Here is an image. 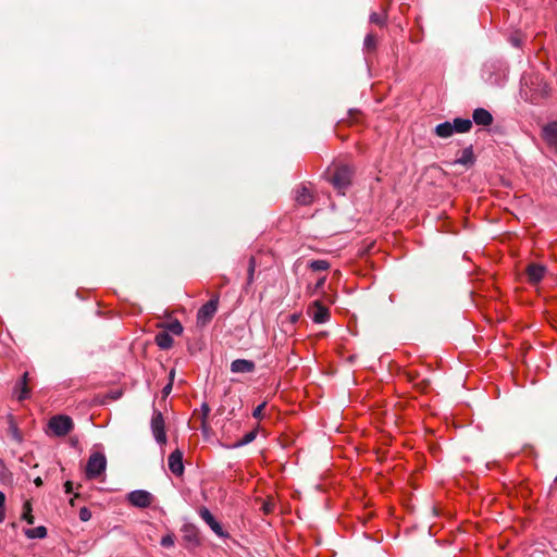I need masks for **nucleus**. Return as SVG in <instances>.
I'll use <instances>...</instances> for the list:
<instances>
[{
	"mask_svg": "<svg viewBox=\"0 0 557 557\" xmlns=\"http://www.w3.org/2000/svg\"><path fill=\"white\" fill-rule=\"evenodd\" d=\"M482 79L492 86H502L507 78V66L500 60L486 61L481 70Z\"/></svg>",
	"mask_w": 557,
	"mask_h": 557,
	"instance_id": "nucleus-1",
	"label": "nucleus"
},
{
	"mask_svg": "<svg viewBox=\"0 0 557 557\" xmlns=\"http://www.w3.org/2000/svg\"><path fill=\"white\" fill-rule=\"evenodd\" d=\"M107 467L106 456L101 453H94L90 455L87 465H86V478L87 479H96L102 472H104Z\"/></svg>",
	"mask_w": 557,
	"mask_h": 557,
	"instance_id": "nucleus-2",
	"label": "nucleus"
},
{
	"mask_svg": "<svg viewBox=\"0 0 557 557\" xmlns=\"http://www.w3.org/2000/svg\"><path fill=\"white\" fill-rule=\"evenodd\" d=\"M74 428L73 420L65 414H58L49 420V429L55 436H65Z\"/></svg>",
	"mask_w": 557,
	"mask_h": 557,
	"instance_id": "nucleus-3",
	"label": "nucleus"
},
{
	"mask_svg": "<svg viewBox=\"0 0 557 557\" xmlns=\"http://www.w3.org/2000/svg\"><path fill=\"white\" fill-rule=\"evenodd\" d=\"M352 178V170L348 165L338 166L332 177L331 183L342 194L350 185Z\"/></svg>",
	"mask_w": 557,
	"mask_h": 557,
	"instance_id": "nucleus-4",
	"label": "nucleus"
},
{
	"mask_svg": "<svg viewBox=\"0 0 557 557\" xmlns=\"http://www.w3.org/2000/svg\"><path fill=\"white\" fill-rule=\"evenodd\" d=\"M127 500L137 508H147L152 503V495L145 490H135L127 494Z\"/></svg>",
	"mask_w": 557,
	"mask_h": 557,
	"instance_id": "nucleus-5",
	"label": "nucleus"
},
{
	"mask_svg": "<svg viewBox=\"0 0 557 557\" xmlns=\"http://www.w3.org/2000/svg\"><path fill=\"white\" fill-rule=\"evenodd\" d=\"M151 431L154 440L158 444L163 445L166 442V435L164 431V419L161 412L154 411L151 419Z\"/></svg>",
	"mask_w": 557,
	"mask_h": 557,
	"instance_id": "nucleus-6",
	"label": "nucleus"
},
{
	"mask_svg": "<svg viewBox=\"0 0 557 557\" xmlns=\"http://www.w3.org/2000/svg\"><path fill=\"white\" fill-rule=\"evenodd\" d=\"M310 315L314 323L322 324L329 321L330 311L321 304V301L315 300L310 309Z\"/></svg>",
	"mask_w": 557,
	"mask_h": 557,
	"instance_id": "nucleus-7",
	"label": "nucleus"
},
{
	"mask_svg": "<svg viewBox=\"0 0 557 557\" xmlns=\"http://www.w3.org/2000/svg\"><path fill=\"white\" fill-rule=\"evenodd\" d=\"M199 515L202 520L210 527V529L220 537L226 536L221 524L215 520L209 509L202 507L199 510Z\"/></svg>",
	"mask_w": 557,
	"mask_h": 557,
	"instance_id": "nucleus-8",
	"label": "nucleus"
},
{
	"mask_svg": "<svg viewBox=\"0 0 557 557\" xmlns=\"http://www.w3.org/2000/svg\"><path fill=\"white\" fill-rule=\"evenodd\" d=\"M546 273L547 268L542 264L531 263L527 268L528 280L531 284L540 283Z\"/></svg>",
	"mask_w": 557,
	"mask_h": 557,
	"instance_id": "nucleus-9",
	"label": "nucleus"
},
{
	"mask_svg": "<svg viewBox=\"0 0 557 557\" xmlns=\"http://www.w3.org/2000/svg\"><path fill=\"white\" fill-rule=\"evenodd\" d=\"M28 383V372H24L22 377L15 383L14 386V396L17 398V400L22 401L29 397L30 391L27 387Z\"/></svg>",
	"mask_w": 557,
	"mask_h": 557,
	"instance_id": "nucleus-10",
	"label": "nucleus"
},
{
	"mask_svg": "<svg viewBox=\"0 0 557 557\" xmlns=\"http://www.w3.org/2000/svg\"><path fill=\"white\" fill-rule=\"evenodd\" d=\"M183 532V541L187 545L188 548H194L200 544V539L198 531L195 527L185 525L182 529Z\"/></svg>",
	"mask_w": 557,
	"mask_h": 557,
	"instance_id": "nucleus-11",
	"label": "nucleus"
},
{
	"mask_svg": "<svg viewBox=\"0 0 557 557\" xmlns=\"http://www.w3.org/2000/svg\"><path fill=\"white\" fill-rule=\"evenodd\" d=\"M542 135L550 147H557V122L546 124L542 129Z\"/></svg>",
	"mask_w": 557,
	"mask_h": 557,
	"instance_id": "nucleus-12",
	"label": "nucleus"
},
{
	"mask_svg": "<svg viewBox=\"0 0 557 557\" xmlns=\"http://www.w3.org/2000/svg\"><path fill=\"white\" fill-rule=\"evenodd\" d=\"M255 368V362L247 359H236L231 363V371L233 373H250Z\"/></svg>",
	"mask_w": 557,
	"mask_h": 557,
	"instance_id": "nucleus-13",
	"label": "nucleus"
},
{
	"mask_svg": "<svg viewBox=\"0 0 557 557\" xmlns=\"http://www.w3.org/2000/svg\"><path fill=\"white\" fill-rule=\"evenodd\" d=\"M295 200L299 205L307 206L313 201V195L307 186H300L295 190Z\"/></svg>",
	"mask_w": 557,
	"mask_h": 557,
	"instance_id": "nucleus-14",
	"label": "nucleus"
},
{
	"mask_svg": "<svg viewBox=\"0 0 557 557\" xmlns=\"http://www.w3.org/2000/svg\"><path fill=\"white\" fill-rule=\"evenodd\" d=\"M473 121L478 125L487 126L492 123L493 117H492V114L487 110H485L483 108H478L473 112Z\"/></svg>",
	"mask_w": 557,
	"mask_h": 557,
	"instance_id": "nucleus-15",
	"label": "nucleus"
},
{
	"mask_svg": "<svg viewBox=\"0 0 557 557\" xmlns=\"http://www.w3.org/2000/svg\"><path fill=\"white\" fill-rule=\"evenodd\" d=\"M450 126L454 133H467L472 127V121L469 119L456 117L450 122Z\"/></svg>",
	"mask_w": 557,
	"mask_h": 557,
	"instance_id": "nucleus-16",
	"label": "nucleus"
},
{
	"mask_svg": "<svg viewBox=\"0 0 557 557\" xmlns=\"http://www.w3.org/2000/svg\"><path fill=\"white\" fill-rule=\"evenodd\" d=\"M216 311V304L212 300L205 304L198 311V320H209Z\"/></svg>",
	"mask_w": 557,
	"mask_h": 557,
	"instance_id": "nucleus-17",
	"label": "nucleus"
},
{
	"mask_svg": "<svg viewBox=\"0 0 557 557\" xmlns=\"http://www.w3.org/2000/svg\"><path fill=\"white\" fill-rule=\"evenodd\" d=\"M157 345L162 349H168L172 346L173 338L166 331H162L156 336Z\"/></svg>",
	"mask_w": 557,
	"mask_h": 557,
	"instance_id": "nucleus-18",
	"label": "nucleus"
},
{
	"mask_svg": "<svg viewBox=\"0 0 557 557\" xmlns=\"http://www.w3.org/2000/svg\"><path fill=\"white\" fill-rule=\"evenodd\" d=\"M474 158H473V151L472 147H467L462 150L461 156L456 160L457 164L461 165H470L473 164Z\"/></svg>",
	"mask_w": 557,
	"mask_h": 557,
	"instance_id": "nucleus-19",
	"label": "nucleus"
},
{
	"mask_svg": "<svg viewBox=\"0 0 557 557\" xmlns=\"http://www.w3.org/2000/svg\"><path fill=\"white\" fill-rule=\"evenodd\" d=\"M24 533L27 539H45L47 536V529L44 525H39L33 529H26Z\"/></svg>",
	"mask_w": 557,
	"mask_h": 557,
	"instance_id": "nucleus-20",
	"label": "nucleus"
},
{
	"mask_svg": "<svg viewBox=\"0 0 557 557\" xmlns=\"http://www.w3.org/2000/svg\"><path fill=\"white\" fill-rule=\"evenodd\" d=\"M435 134L441 138L450 137L454 134L451 126H450V122L446 121V122L438 124L435 127Z\"/></svg>",
	"mask_w": 557,
	"mask_h": 557,
	"instance_id": "nucleus-21",
	"label": "nucleus"
},
{
	"mask_svg": "<svg viewBox=\"0 0 557 557\" xmlns=\"http://www.w3.org/2000/svg\"><path fill=\"white\" fill-rule=\"evenodd\" d=\"M33 508L29 502H25L23 505V513L22 519L25 520L28 524H34L35 518L32 513Z\"/></svg>",
	"mask_w": 557,
	"mask_h": 557,
	"instance_id": "nucleus-22",
	"label": "nucleus"
},
{
	"mask_svg": "<svg viewBox=\"0 0 557 557\" xmlns=\"http://www.w3.org/2000/svg\"><path fill=\"white\" fill-rule=\"evenodd\" d=\"M309 268L313 271H325L330 268V262L326 260H312L309 262Z\"/></svg>",
	"mask_w": 557,
	"mask_h": 557,
	"instance_id": "nucleus-23",
	"label": "nucleus"
},
{
	"mask_svg": "<svg viewBox=\"0 0 557 557\" xmlns=\"http://www.w3.org/2000/svg\"><path fill=\"white\" fill-rule=\"evenodd\" d=\"M9 433L15 442H17V443L22 442V435L18 431L16 423L14 422V420L12 418L9 421Z\"/></svg>",
	"mask_w": 557,
	"mask_h": 557,
	"instance_id": "nucleus-24",
	"label": "nucleus"
},
{
	"mask_svg": "<svg viewBox=\"0 0 557 557\" xmlns=\"http://www.w3.org/2000/svg\"><path fill=\"white\" fill-rule=\"evenodd\" d=\"M11 479H12V473L9 471L5 463L0 458V482L5 483V482L11 481Z\"/></svg>",
	"mask_w": 557,
	"mask_h": 557,
	"instance_id": "nucleus-25",
	"label": "nucleus"
},
{
	"mask_svg": "<svg viewBox=\"0 0 557 557\" xmlns=\"http://www.w3.org/2000/svg\"><path fill=\"white\" fill-rule=\"evenodd\" d=\"M256 438V432L255 431H250L248 433H246L243 438L238 440L235 444H234V447H242V446H245L249 443H251L253 440Z\"/></svg>",
	"mask_w": 557,
	"mask_h": 557,
	"instance_id": "nucleus-26",
	"label": "nucleus"
},
{
	"mask_svg": "<svg viewBox=\"0 0 557 557\" xmlns=\"http://www.w3.org/2000/svg\"><path fill=\"white\" fill-rule=\"evenodd\" d=\"M169 383L163 387L162 394L164 397L169 396L172 391V385L174 383V368H171L168 373Z\"/></svg>",
	"mask_w": 557,
	"mask_h": 557,
	"instance_id": "nucleus-27",
	"label": "nucleus"
},
{
	"mask_svg": "<svg viewBox=\"0 0 557 557\" xmlns=\"http://www.w3.org/2000/svg\"><path fill=\"white\" fill-rule=\"evenodd\" d=\"M184 471L183 453L176 449V476L181 475Z\"/></svg>",
	"mask_w": 557,
	"mask_h": 557,
	"instance_id": "nucleus-28",
	"label": "nucleus"
},
{
	"mask_svg": "<svg viewBox=\"0 0 557 557\" xmlns=\"http://www.w3.org/2000/svg\"><path fill=\"white\" fill-rule=\"evenodd\" d=\"M4 506H5V494L2 491H0V523L3 522L5 519Z\"/></svg>",
	"mask_w": 557,
	"mask_h": 557,
	"instance_id": "nucleus-29",
	"label": "nucleus"
},
{
	"mask_svg": "<svg viewBox=\"0 0 557 557\" xmlns=\"http://www.w3.org/2000/svg\"><path fill=\"white\" fill-rule=\"evenodd\" d=\"M363 46L368 50H372V49L375 48V38L373 37V35L368 34L366 36L364 41H363Z\"/></svg>",
	"mask_w": 557,
	"mask_h": 557,
	"instance_id": "nucleus-30",
	"label": "nucleus"
},
{
	"mask_svg": "<svg viewBox=\"0 0 557 557\" xmlns=\"http://www.w3.org/2000/svg\"><path fill=\"white\" fill-rule=\"evenodd\" d=\"M79 519L87 522L91 518V511L87 507H82L78 512Z\"/></svg>",
	"mask_w": 557,
	"mask_h": 557,
	"instance_id": "nucleus-31",
	"label": "nucleus"
},
{
	"mask_svg": "<svg viewBox=\"0 0 557 557\" xmlns=\"http://www.w3.org/2000/svg\"><path fill=\"white\" fill-rule=\"evenodd\" d=\"M255 268H256L255 258H250L249 268H248V283H251L253 281Z\"/></svg>",
	"mask_w": 557,
	"mask_h": 557,
	"instance_id": "nucleus-32",
	"label": "nucleus"
},
{
	"mask_svg": "<svg viewBox=\"0 0 557 557\" xmlns=\"http://www.w3.org/2000/svg\"><path fill=\"white\" fill-rule=\"evenodd\" d=\"M370 22L371 23H374V24H377V25H383L384 24V18L383 16H381L380 14L373 12L371 15H370Z\"/></svg>",
	"mask_w": 557,
	"mask_h": 557,
	"instance_id": "nucleus-33",
	"label": "nucleus"
},
{
	"mask_svg": "<svg viewBox=\"0 0 557 557\" xmlns=\"http://www.w3.org/2000/svg\"><path fill=\"white\" fill-rule=\"evenodd\" d=\"M265 407V403L259 405L257 408H255L253 412H252V416L253 418L256 419H261L262 418V411Z\"/></svg>",
	"mask_w": 557,
	"mask_h": 557,
	"instance_id": "nucleus-34",
	"label": "nucleus"
},
{
	"mask_svg": "<svg viewBox=\"0 0 557 557\" xmlns=\"http://www.w3.org/2000/svg\"><path fill=\"white\" fill-rule=\"evenodd\" d=\"M174 467H175V463H174V451H172L168 456V468H169L171 473H174Z\"/></svg>",
	"mask_w": 557,
	"mask_h": 557,
	"instance_id": "nucleus-35",
	"label": "nucleus"
},
{
	"mask_svg": "<svg viewBox=\"0 0 557 557\" xmlns=\"http://www.w3.org/2000/svg\"><path fill=\"white\" fill-rule=\"evenodd\" d=\"M173 543H174V540H173L172 535H170V534L166 536H163L161 540L162 546H171Z\"/></svg>",
	"mask_w": 557,
	"mask_h": 557,
	"instance_id": "nucleus-36",
	"label": "nucleus"
},
{
	"mask_svg": "<svg viewBox=\"0 0 557 557\" xmlns=\"http://www.w3.org/2000/svg\"><path fill=\"white\" fill-rule=\"evenodd\" d=\"M325 281H326L325 276L319 278L317 284H315V288H322L324 286Z\"/></svg>",
	"mask_w": 557,
	"mask_h": 557,
	"instance_id": "nucleus-37",
	"label": "nucleus"
},
{
	"mask_svg": "<svg viewBox=\"0 0 557 557\" xmlns=\"http://www.w3.org/2000/svg\"><path fill=\"white\" fill-rule=\"evenodd\" d=\"M64 491L66 494L72 493V483L70 481H66L64 484Z\"/></svg>",
	"mask_w": 557,
	"mask_h": 557,
	"instance_id": "nucleus-38",
	"label": "nucleus"
},
{
	"mask_svg": "<svg viewBox=\"0 0 557 557\" xmlns=\"http://www.w3.org/2000/svg\"><path fill=\"white\" fill-rule=\"evenodd\" d=\"M184 331L183 325L176 320V336L181 335Z\"/></svg>",
	"mask_w": 557,
	"mask_h": 557,
	"instance_id": "nucleus-39",
	"label": "nucleus"
},
{
	"mask_svg": "<svg viewBox=\"0 0 557 557\" xmlns=\"http://www.w3.org/2000/svg\"><path fill=\"white\" fill-rule=\"evenodd\" d=\"M262 508L265 513H269L272 511V505L270 503H264Z\"/></svg>",
	"mask_w": 557,
	"mask_h": 557,
	"instance_id": "nucleus-40",
	"label": "nucleus"
},
{
	"mask_svg": "<svg viewBox=\"0 0 557 557\" xmlns=\"http://www.w3.org/2000/svg\"><path fill=\"white\" fill-rule=\"evenodd\" d=\"M34 483L36 484V486H41V485H42V480H41V478H39V476H38V478H36V479L34 480Z\"/></svg>",
	"mask_w": 557,
	"mask_h": 557,
	"instance_id": "nucleus-41",
	"label": "nucleus"
},
{
	"mask_svg": "<svg viewBox=\"0 0 557 557\" xmlns=\"http://www.w3.org/2000/svg\"><path fill=\"white\" fill-rule=\"evenodd\" d=\"M202 410L205 411V414H208L210 411L208 405H206V404L202 405Z\"/></svg>",
	"mask_w": 557,
	"mask_h": 557,
	"instance_id": "nucleus-42",
	"label": "nucleus"
},
{
	"mask_svg": "<svg viewBox=\"0 0 557 557\" xmlns=\"http://www.w3.org/2000/svg\"><path fill=\"white\" fill-rule=\"evenodd\" d=\"M168 330L174 332V323H169Z\"/></svg>",
	"mask_w": 557,
	"mask_h": 557,
	"instance_id": "nucleus-43",
	"label": "nucleus"
},
{
	"mask_svg": "<svg viewBox=\"0 0 557 557\" xmlns=\"http://www.w3.org/2000/svg\"><path fill=\"white\" fill-rule=\"evenodd\" d=\"M512 44H513L515 46H519V41H518V40H516V39H515V40H512Z\"/></svg>",
	"mask_w": 557,
	"mask_h": 557,
	"instance_id": "nucleus-44",
	"label": "nucleus"
},
{
	"mask_svg": "<svg viewBox=\"0 0 557 557\" xmlns=\"http://www.w3.org/2000/svg\"><path fill=\"white\" fill-rule=\"evenodd\" d=\"M22 393V386H18L17 394Z\"/></svg>",
	"mask_w": 557,
	"mask_h": 557,
	"instance_id": "nucleus-45",
	"label": "nucleus"
}]
</instances>
